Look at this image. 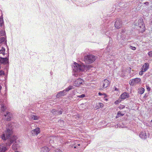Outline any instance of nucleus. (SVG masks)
I'll return each mask as SVG.
<instances>
[{
    "instance_id": "f257e3e1",
    "label": "nucleus",
    "mask_w": 152,
    "mask_h": 152,
    "mask_svg": "<svg viewBox=\"0 0 152 152\" xmlns=\"http://www.w3.org/2000/svg\"><path fill=\"white\" fill-rule=\"evenodd\" d=\"M1 138L4 140H7V142L0 145V152H5L17 138L13 134H3Z\"/></svg>"
},
{
    "instance_id": "f03ea898",
    "label": "nucleus",
    "mask_w": 152,
    "mask_h": 152,
    "mask_svg": "<svg viewBox=\"0 0 152 152\" xmlns=\"http://www.w3.org/2000/svg\"><path fill=\"white\" fill-rule=\"evenodd\" d=\"M91 66L90 65L85 66L84 65L80 64L76 62H75L72 67L73 70L75 72L77 73H80L83 71H86L90 69ZM79 75H80V74H78Z\"/></svg>"
},
{
    "instance_id": "7ed1b4c3",
    "label": "nucleus",
    "mask_w": 152,
    "mask_h": 152,
    "mask_svg": "<svg viewBox=\"0 0 152 152\" xmlns=\"http://www.w3.org/2000/svg\"><path fill=\"white\" fill-rule=\"evenodd\" d=\"M96 57L94 56L90 55L85 56L84 60L86 63L91 64L94 62L96 59Z\"/></svg>"
},
{
    "instance_id": "20e7f679",
    "label": "nucleus",
    "mask_w": 152,
    "mask_h": 152,
    "mask_svg": "<svg viewBox=\"0 0 152 152\" xmlns=\"http://www.w3.org/2000/svg\"><path fill=\"white\" fill-rule=\"evenodd\" d=\"M73 88V86H69L66 89L63 91H60L56 95L57 98H59L66 95V93Z\"/></svg>"
},
{
    "instance_id": "39448f33",
    "label": "nucleus",
    "mask_w": 152,
    "mask_h": 152,
    "mask_svg": "<svg viewBox=\"0 0 152 152\" xmlns=\"http://www.w3.org/2000/svg\"><path fill=\"white\" fill-rule=\"evenodd\" d=\"M126 30L124 29H122L121 30V38L122 39L119 42V43L121 45H124L126 41L127 40V39L125 38V33Z\"/></svg>"
},
{
    "instance_id": "423d86ee",
    "label": "nucleus",
    "mask_w": 152,
    "mask_h": 152,
    "mask_svg": "<svg viewBox=\"0 0 152 152\" xmlns=\"http://www.w3.org/2000/svg\"><path fill=\"white\" fill-rule=\"evenodd\" d=\"M141 83L140 78H137L131 80L129 82V84L132 86L138 84H140Z\"/></svg>"
},
{
    "instance_id": "0eeeda50",
    "label": "nucleus",
    "mask_w": 152,
    "mask_h": 152,
    "mask_svg": "<svg viewBox=\"0 0 152 152\" xmlns=\"http://www.w3.org/2000/svg\"><path fill=\"white\" fill-rule=\"evenodd\" d=\"M138 25L140 28L139 30L141 32H142L145 31V28L144 24L143 23V20L142 19H140L139 21Z\"/></svg>"
},
{
    "instance_id": "6e6552de",
    "label": "nucleus",
    "mask_w": 152,
    "mask_h": 152,
    "mask_svg": "<svg viewBox=\"0 0 152 152\" xmlns=\"http://www.w3.org/2000/svg\"><path fill=\"white\" fill-rule=\"evenodd\" d=\"M83 82V80L80 78L76 80L74 83L73 85L75 86H79Z\"/></svg>"
},
{
    "instance_id": "1a4fd4ad",
    "label": "nucleus",
    "mask_w": 152,
    "mask_h": 152,
    "mask_svg": "<svg viewBox=\"0 0 152 152\" xmlns=\"http://www.w3.org/2000/svg\"><path fill=\"white\" fill-rule=\"evenodd\" d=\"M54 138V137L53 136H50L47 139V142L46 145H51L54 142L53 140Z\"/></svg>"
},
{
    "instance_id": "9d476101",
    "label": "nucleus",
    "mask_w": 152,
    "mask_h": 152,
    "mask_svg": "<svg viewBox=\"0 0 152 152\" xmlns=\"http://www.w3.org/2000/svg\"><path fill=\"white\" fill-rule=\"evenodd\" d=\"M115 27L117 29L121 28L122 26L121 21L120 19L117 20L115 23Z\"/></svg>"
},
{
    "instance_id": "9b49d317",
    "label": "nucleus",
    "mask_w": 152,
    "mask_h": 152,
    "mask_svg": "<svg viewBox=\"0 0 152 152\" xmlns=\"http://www.w3.org/2000/svg\"><path fill=\"white\" fill-rule=\"evenodd\" d=\"M4 119L6 120L7 121H9L10 120L11 118L12 117V115L9 112H7L6 114H5L4 115Z\"/></svg>"
},
{
    "instance_id": "f8f14e48",
    "label": "nucleus",
    "mask_w": 152,
    "mask_h": 152,
    "mask_svg": "<svg viewBox=\"0 0 152 152\" xmlns=\"http://www.w3.org/2000/svg\"><path fill=\"white\" fill-rule=\"evenodd\" d=\"M110 82L108 80L105 79L102 81V86L104 88H105L110 85Z\"/></svg>"
},
{
    "instance_id": "ddd939ff",
    "label": "nucleus",
    "mask_w": 152,
    "mask_h": 152,
    "mask_svg": "<svg viewBox=\"0 0 152 152\" xmlns=\"http://www.w3.org/2000/svg\"><path fill=\"white\" fill-rule=\"evenodd\" d=\"M8 59L7 58H2L0 57V63L6 64L7 63Z\"/></svg>"
},
{
    "instance_id": "4468645a",
    "label": "nucleus",
    "mask_w": 152,
    "mask_h": 152,
    "mask_svg": "<svg viewBox=\"0 0 152 152\" xmlns=\"http://www.w3.org/2000/svg\"><path fill=\"white\" fill-rule=\"evenodd\" d=\"M6 132V133H11L13 132L11 124H9L7 126Z\"/></svg>"
},
{
    "instance_id": "2eb2a0df",
    "label": "nucleus",
    "mask_w": 152,
    "mask_h": 152,
    "mask_svg": "<svg viewBox=\"0 0 152 152\" xmlns=\"http://www.w3.org/2000/svg\"><path fill=\"white\" fill-rule=\"evenodd\" d=\"M149 65L148 63H146L144 64L143 65L142 69L143 71L145 72L148 69Z\"/></svg>"
},
{
    "instance_id": "dca6fc26",
    "label": "nucleus",
    "mask_w": 152,
    "mask_h": 152,
    "mask_svg": "<svg viewBox=\"0 0 152 152\" xmlns=\"http://www.w3.org/2000/svg\"><path fill=\"white\" fill-rule=\"evenodd\" d=\"M129 95L128 93L125 92L121 94V97L122 99H125L129 97Z\"/></svg>"
},
{
    "instance_id": "f3484780",
    "label": "nucleus",
    "mask_w": 152,
    "mask_h": 152,
    "mask_svg": "<svg viewBox=\"0 0 152 152\" xmlns=\"http://www.w3.org/2000/svg\"><path fill=\"white\" fill-rule=\"evenodd\" d=\"M51 113L54 115H59L61 114L62 112L61 110L60 111H58L56 110L55 109H53L51 110Z\"/></svg>"
},
{
    "instance_id": "a211bd4d",
    "label": "nucleus",
    "mask_w": 152,
    "mask_h": 152,
    "mask_svg": "<svg viewBox=\"0 0 152 152\" xmlns=\"http://www.w3.org/2000/svg\"><path fill=\"white\" fill-rule=\"evenodd\" d=\"M1 113L4 112L6 111L7 107L4 104L2 103L1 104Z\"/></svg>"
},
{
    "instance_id": "6ab92c4d",
    "label": "nucleus",
    "mask_w": 152,
    "mask_h": 152,
    "mask_svg": "<svg viewBox=\"0 0 152 152\" xmlns=\"http://www.w3.org/2000/svg\"><path fill=\"white\" fill-rule=\"evenodd\" d=\"M16 142H15V143H14L13 145L12 146V149L15 151V152H16L17 151V150L18 148L19 147V145L18 144H17L15 143H16Z\"/></svg>"
},
{
    "instance_id": "aec40b11",
    "label": "nucleus",
    "mask_w": 152,
    "mask_h": 152,
    "mask_svg": "<svg viewBox=\"0 0 152 152\" xmlns=\"http://www.w3.org/2000/svg\"><path fill=\"white\" fill-rule=\"evenodd\" d=\"M50 150L48 148L45 146L41 148V152H49Z\"/></svg>"
},
{
    "instance_id": "412c9836",
    "label": "nucleus",
    "mask_w": 152,
    "mask_h": 152,
    "mask_svg": "<svg viewBox=\"0 0 152 152\" xmlns=\"http://www.w3.org/2000/svg\"><path fill=\"white\" fill-rule=\"evenodd\" d=\"M139 136L141 138L145 139L147 138L146 134H139Z\"/></svg>"
},
{
    "instance_id": "4be33fe9",
    "label": "nucleus",
    "mask_w": 152,
    "mask_h": 152,
    "mask_svg": "<svg viewBox=\"0 0 152 152\" xmlns=\"http://www.w3.org/2000/svg\"><path fill=\"white\" fill-rule=\"evenodd\" d=\"M145 89L144 88H140L138 89V93L139 94H142L144 92Z\"/></svg>"
},
{
    "instance_id": "5701e85b",
    "label": "nucleus",
    "mask_w": 152,
    "mask_h": 152,
    "mask_svg": "<svg viewBox=\"0 0 152 152\" xmlns=\"http://www.w3.org/2000/svg\"><path fill=\"white\" fill-rule=\"evenodd\" d=\"M103 106V104L101 103H97L96 106L95 107L96 109H98L102 107Z\"/></svg>"
},
{
    "instance_id": "b1692460",
    "label": "nucleus",
    "mask_w": 152,
    "mask_h": 152,
    "mask_svg": "<svg viewBox=\"0 0 152 152\" xmlns=\"http://www.w3.org/2000/svg\"><path fill=\"white\" fill-rule=\"evenodd\" d=\"M40 132V129L37 127L32 131V133H39Z\"/></svg>"
},
{
    "instance_id": "393cba45",
    "label": "nucleus",
    "mask_w": 152,
    "mask_h": 152,
    "mask_svg": "<svg viewBox=\"0 0 152 152\" xmlns=\"http://www.w3.org/2000/svg\"><path fill=\"white\" fill-rule=\"evenodd\" d=\"M6 41V39L5 37H3L0 38V43L4 42H5V43Z\"/></svg>"
},
{
    "instance_id": "a878e982",
    "label": "nucleus",
    "mask_w": 152,
    "mask_h": 152,
    "mask_svg": "<svg viewBox=\"0 0 152 152\" xmlns=\"http://www.w3.org/2000/svg\"><path fill=\"white\" fill-rule=\"evenodd\" d=\"M124 115V114L123 113H121V112L119 111L118 112L117 114V115L116 117V118H118L119 117H121V116H123Z\"/></svg>"
},
{
    "instance_id": "bb28decb",
    "label": "nucleus",
    "mask_w": 152,
    "mask_h": 152,
    "mask_svg": "<svg viewBox=\"0 0 152 152\" xmlns=\"http://www.w3.org/2000/svg\"><path fill=\"white\" fill-rule=\"evenodd\" d=\"M31 118L34 120H37L38 118V117L36 115H32Z\"/></svg>"
},
{
    "instance_id": "cd10ccee",
    "label": "nucleus",
    "mask_w": 152,
    "mask_h": 152,
    "mask_svg": "<svg viewBox=\"0 0 152 152\" xmlns=\"http://www.w3.org/2000/svg\"><path fill=\"white\" fill-rule=\"evenodd\" d=\"M5 51V49L2 47L1 49L0 50V54L2 53V54H4Z\"/></svg>"
},
{
    "instance_id": "c85d7f7f",
    "label": "nucleus",
    "mask_w": 152,
    "mask_h": 152,
    "mask_svg": "<svg viewBox=\"0 0 152 152\" xmlns=\"http://www.w3.org/2000/svg\"><path fill=\"white\" fill-rule=\"evenodd\" d=\"M5 34V33L4 31L2 30L0 32V36H4Z\"/></svg>"
},
{
    "instance_id": "c756f323",
    "label": "nucleus",
    "mask_w": 152,
    "mask_h": 152,
    "mask_svg": "<svg viewBox=\"0 0 152 152\" xmlns=\"http://www.w3.org/2000/svg\"><path fill=\"white\" fill-rule=\"evenodd\" d=\"M3 23V21L2 18H0V26H1Z\"/></svg>"
},
{
    "instance_id": "7c9ffc66",
    "label": "nucleus",
    "mask_w": 152,
    "mask_h": 152,
    "mask_svg": "<svg viewBox=\"0 0 152 152\" xmlns=\"http://www.w3.org/2000/svg\"><path fill=\"white\" fill-rule=\"evenodd\" d=\"M129 48L133 50H135L136 49V48L135 47H133L131 45H130Z\"/></svg>"
},
{
    "instance_id": "2f4dec72",
    "label": "nucleus",
    "mask_w": 152,
    "mask_h": 152,
    "mask_svg": "<svg viewBox=\"0 0 152 152\" xmlns=\"http://www.w3.org/2000/svg\"><path fill=\"white\" fill-rule=\"evenodd\" d=\"M98 94H99V96H101L102 95H104V98H105V97H107V95L105 94H102L101 93L99 92L98 93Z\"/></svg>"
},
{
    "instance_id": "473e14b6",
    "label": "nucleus",
    "mask_w": 152,
    "mask_h": 152,
    "mask_svg": "<svg viewBox=\"0 0 152 152\" xmlns=\"http://www.w3.org/2000/svg\"><path fill=\"white\" fill-rule=\"evenodd\" d=\"M55 152H63L61 150L59 149H55Z\"/></svg>"
},
{
    "instance_id": "72a5a7b5",
    "label": "nucleus",
    "mask_w": 152,
    "mask_h": 152,
    "mask_svg": "<svg viewBox=\"0 0 152 152\" xmlns=\"http://www.w3.org/2000/svg\"><path fill=\"white\" fill-rule=\"evenodd\" d=\"M4 73L3 71L2 70H0V76L4 75Z\"/></svg>"
},
{
    "instance_id": "f704fd0d",
    "label": "nucleus",
    "mask_w": 152,
    "mask_h": 152,
    "mask_svg": "<svg viewBox=\"0 0 152 152\" xmlns=\"http://www.w3.org/2000/svg\"><path fill=\"white\" fill-rule=\"evenodd\" d=\"M148 55L150 57H152V51L149 52L148 53Z\"/></svg>"
},
{
    "instance_id": "c9c22d12",
    "label": "nucleus",
    "mask_w": 152,
    "mask_h": 152,
    "mask_svg": "<svg viewBox=\"0 0 152 152\" xmlns=\"http://www.w3.org/2000/svg\"><path fill=\"white\" fill-rule=\"evenodd\" d=\"M85 96V95L84 94H82L81 95H79L77 96L79 98H83Z\"/></svg>"
},
{
    "instance_id": "e433bc0d",
    "label": "nucleus",
    "mask_w": 152,
    "mask_h": 152,
    "mask_svg": "<svg viewBox=\"0 0 152 152\" xmlns=\"http://www.w3.org/2000/svg\"><path fill=\"white\" fill-rule=\"evenodd\" d=\"M145 72L144 71H143L142 70H142L140 72H139V74L140 75H142L143 74V72Z\"/></svg>"
},
{
    "instance_id": "4c0bfd02",
    "label": "nucleus",
    "mask_w": 152,
    "mask_h": 152,
    "mask_svg": "<svg viewBox=\"0 0 152 152\" xmlns=\"http://www.w3.org/2000/svg\"><path fill=\"white\" fill-rule=\"evenodd\" d=\"M144 4L146 5H148L149 4V2H146L144 3Z\"/></svg>"
},
{
    "instance_id": "58836bf2",
    "label": "nucleus",
    "mask_w": 152,
    "mask_h": 152,
    "mask_svg": "<svg viewBox=\"0 0 152 152\" xmlns=\"http://www.w3.org/2000/svg\"><path fill=\"white\" fill-rule=\"evenodd\" d=\"M119 107L120 109H123L124 107V106H122L121 107L120 106Z\"/></svg>"
},
{
    "instance_id": "ea45409f",
    "label": "nucleus",
    "mask_w": 152,
    "mask_h": 152,
    "mask_svg": "<svg viewBox=\"0 0 152 152\" xmlns=\"http://www.w3.org/2000/svg\"><path fill=\"white\" fill-rule=\"evenodd\" d=\"M118 103L119 102L118 101H116L115 102V104H118Z\"/></svg>"
},
{
    "instance_id": "a19ab883",
    "label": "nucleus",
    "mask_w": 152,
    "mask_h": 152,
    "mask_svg": "<svg viewBox=\"0 0 152 152\" xmlns=\"http://www.w3.org/2000/svg\"><path fill=\"white\" fill-rule=\"evenodd\" d=\"M78 148V147H77V145H75V146H74V148Z\"/></svg>"
},
{
    "instance_id": "79ce46f5",
    "label": "nucleus",
    "mask_w": 152,
    "mask_h": 152,
    "mask_svg": "<svg viewBox=\"0 0 152 152\" xmlns=\"http://www.w3.org/2000/svg\"><path fill=\"white\" fill-rule=\"evenodd\" d=\"M80 143H79L77 144V147H78V146H80Z\"/></svg>"
},
{
    "instance_id": "37998d69",
    "label": "nucleus",
    "mask_w": 152,
    "mask_h": 152,
    "mask_svg": "<svg viewBox=\"0 0 152 152\" xmlns=\"http://www.w3.org/2000/svg\"><path fill=\"white\" fill-rule=\"evenodd\" d=\"M75 76H77V75H77V74H75Z\"/></svg>"
},
{
    "instance_id": "c03bdc74",
    "label": "nucleus",
    "mask_w": 152,
    "mask_h": 152,
    "mask_svg": "<svg viewBox=\"0 0 152 152\" xmlns=\"http://www.w3.org/2000/svg\"><path fill=\"white\" fill-rule=\"evenodd\" d=\"M105 100H106V101H107V99H105Z\"/></svg>"
},
{
    "instance_id": "a18cd8bd",
    "label": "nucleus",
    "mask_w": 152,
    "mask_h": 152,
    "mask_svg": "<svg viewBox=\"0 0 152 152\" xmlns=\"http://www.w3.org/2000/svg\"><path fill=\"white\" fill-rule=\"evenodd\" d=\"M117 90V88H115V90Z\"/></svg>"
},
{
    "instance_id": "49530a36",
    "label": "nucleus",
    "mask_w": 152,
    "mask_h": 152,
    "mask_svg": "<svg viewBox=\"0 0 152 152\" xmlns=\"http://www.w3.org/2000/svg\"><path fill=\"white\" fill-rule=\"evenodd\" d=\"M147 89L148 90V89H150L149 88H147Z\"/></svg>"
},
{
    "instance_id": "de8ad7c7",
    "label": "nucleus",
    "mask_w": 152,
    "mask_h": 152,
    "mask_svg": "<svg viewBox=\"0 0 152 152\" xmlns=\"http://www.w3.org/2000/svg\"><path fill=\"white\" fill-rule=\"evenodd\" d=\"M151 122H152V120H151Z\"/></svg>"
},
{
    "instance_id": "09e8293b",
    "label": "nucleus",
    "mask_w": 152,
    "mask_h": 152,
    "mask_svg": "<svg viewBox=\"0 0 152 152\" xmlns=\"http://www.w3.org/2000/svg\"><path fill=\"white\" fill-rule=\"evenodd\" d=\"M18 152V151H17V152Z\"/></svg>"
}]
</instances>
